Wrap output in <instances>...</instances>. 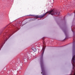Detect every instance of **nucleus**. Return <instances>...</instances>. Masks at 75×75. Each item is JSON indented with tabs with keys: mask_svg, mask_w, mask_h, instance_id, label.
<instances>
[{
	"mask_svg": "<svg viewBox=\"0 0 75 75\" xmlns=\"http://www.w3.org/2000/svg\"><path fill=\"white\" fill-rule=\"evenodd\" d=\"M65 17H64L63 18V20L64 21V22H66V20H65Z\"/></svg>",
	"mask_w": 75,
	"mask_h": 75,
	"instance_id": "7",
	"label": "nucleus"
},
{
	"mask_svg": "<svg viewBox=\"0 0 75 75\" xmlns=\"http://www.w3.org/2000/svg\"><path fill=\"white\" fill-rule=\"evenodd\" d=\"M19 59L18 62H20V60H19V59Z\"/></svg>",
	"mask_w": 75,
	"mask_h": 75,
	"instance_id": "10",
	"label": "nucleus"
},
{
	"mask_svg": "<svg viewBox=\"0 0 75 75\" xmlns=\"http://www.w3.org/2000/svg\"><path fill=\"white\" fill-rule=\"evenodd\" d=\"M13 31H12L11 33H5V34H6V35H4L3 39L0 42V50L4 44H5V42H6L7 41V40L9 38H10V37L14 34V32H13Z\"/></svg>",
	"mask_w": 75,
	"mask_h": 75,
	"instance_id": "2",
	"label": "nucleus"
},
{
	"mask_svg": "<svg viewBox=\"0 0 75 75\" xmlns=\"http://www.w3.org/2000/svg\"><path fill=\"white\" fill-rule=\"evenodd\" d=\"M50 13L49 14H50L51 15H56V14H57V15H59V14H60V12H59V11H57V10H52L51 11H50L49 12H47L46 13H44L42 15H31L30 14L29 15H28L26 16H33V17H36L33 18V19H32V20H35V19H37V18H42V17H43L44 16L46 15L47 13Z\"/></svg>",
	"mask_w": 75,
	"mask_h": 75,
	"instance_id": "1",
	"label": "nucleus"
},
{
	"mask_svg": "<svg viewBox=\"0 0 75 75\" xmlns=\"http://www.w3.org/2000/svg\"><path fill=\"white\" fill-rule=\"evenodd\" d=\"M14 32H16V31H14Z\"/></svg>",
	"mask_w": 75,
	"mask_h": 75,
	"instance_id": "11",
	"label": "nucleus"
},
{
	"mask_svg": "<svg viewBox=\"0 0 75 75\" xmlns=\"http://www.w3.org/2000/svg\"><path fill=\"white\" fill-rule=\"evenodd\" d=\"M32 50L34 52H35L36 51V49H35V48L32 49Z\"/></svg>",
	"mask_w": 75,
	"mask_h": 75,
	"instance_id": "6",
	"label": "nucleus"
},
{
	"mask_svg": "<svg viewBox=\"0 0 75 75\" xmlns=\"http://www.w3.org/2000/svg\"><path fill=\"white\" fill-rule=\"evenodd\" d=\"M64 40H65V39H64Z\"/></svg>",
	"mask_w": 75,
	"mask_h": 75,
	"instance_id": "13",
	"label": "nucleus"
},
{
	"mask_svg": "<svg viewBox=\"0 0 75 75\" xmlns=\"http://www.w3.org/2000/svg\"><path fill=\"white\" fill-rule=\"evenodd\" d=\"M45 47L44 46H43L42 48V50H43V51L41 54L40 58V65L42 71V72L41 73V74H42V75H47V73L45 72V71L44 70V64H43V55H44V51L45 50Z\"/></svg>",
	"mask_w": 75,
	"mask_h": 75,
	"instance_id": "3",
	"label": "nucleus"
},
{
	"mask_svg": "<svg viewBox=\"0 0 75 75\" xmlns=\"http://www.w3.org/2000/svg\"><path fill=\"white\" fill-rule=\"evenodd\" d=\"M71 6L73 7V5L72 4H71L70 5H68V7H71Z\"/></svg>",
	"mask_w": 75,
	"mask_h": 75,
	"instance_id": "5",
	"label": "nucleus"
},
{
	"mask_svg": "<svg viewBox=\"0 0 75 75\" xmlns=\"http://www.w3.org/2000/svg\"><path fill=\"white\" fill-rule=\"evenodd\" d=\"M23 60L25 61H27V59H23Z\"/></svg>",
	"mask_w": 75,
	"mask_h": 75,
	"instance_id": "8",
	"label": "nucleus"
},
{
	"mask_svg": "<svg viewBox=\"0 0 75 75\" xmlns=\"http://www.w3.org/2000/svg\"><path fill=\"white\" fill-rule=\"evenodd\" d=\"M62 30L66 35V38H67V30L66 28H62Z\"/></svg>",
	"mask_w": 75,
	"mask_h": 75,
	"instance_id": "4",
	"label": "nucleus"
},
{
	"mask_svg": "<svg viewBox=\"0 0 75 75\" xmlns=\"http://www.w3.org/2000/svg\"><path fill=\"white\" fill-rule=\"evenodd\" d=\"M43 43H44V42H43Z\"/></svg>",
	"mask_w": 75,
	"mask_h": 75,
	"instance_id": "12",
	"label": "nucleus"
},
{
	"mask_svg": "<svg viewBox=\"0 0 75 75\" xmlns=\"http://www.w3.org/2000/svg\"><path fill=\"white\" fill-rule=\"evenodd\" d=\"M71 31H72L73 32V34H74V31H73L72 30V28H71Z\"/></svg>",
	"mask_w": 75,
	"mask_h": 75,
	"instance_id": "9",
	"label": "nucleus"
}]
</instances>
